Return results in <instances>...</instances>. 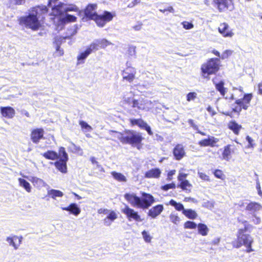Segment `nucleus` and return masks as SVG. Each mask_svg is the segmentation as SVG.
<instances>
[{
  "label": "nucleus",
  "instance_id": "obj_40",
  "mask_svg": "<svg viewBox=\"0 0 262 262\" xmlns=\"http://www.w3.org/2000/svg\"><path fill=\"white\" fill-rule=\"evenodd\" d=\"M197 225L194 222L187 221L184 224V228L185 229H194L196 228Z\"/></svg>",
  "mask_w": 262,
  "mask_h": 262
},
{
  "label": "nucleus",
  "instance_id": "obj_29",
  "mask_svg": "<svg viewBox=\"0 0 262 262\" xmlns=\"http://www.w3.org/2000/svg\"><path fill=\"white\" fill-rule=\"evenodd\" d=\"M42 156L43 157L46 159L50 160H55L59 158V154L56 151L48 150L41 154Z\"/></svg>",
  "mask_w": 262,
  "mask_h": 262
},
{
  "label": "nucleus",
  "instance_id": "obj_18",
  "mask_svg": "<svg viewBox=\"0 0 262 262\" xmlns=\"http://www.w3.org/2000/svg\"><path fill=\"white\" fill-rule=\"evenodd\" d=\"M173 155L174 159L180 160L185 156V151L183 145L181 144H177L173 149Z\"/></svg>",
  "mask_w": 262,
  "mask_h": 262
},
{
  "label": "nucleus",
  "instance_id": "obj_63",
  "mask_svg": "<svg viewBox=\"0 0 262 262\" xmlns=\"http://www.w3.org/2000/svg\"><path fill=\"white\" fill-rule=\"evenodd\" d=\"M257 86L258 94L262 95V81L258 84Z\"/></svg>",
  "mask_w": 262,
  "mask_h": 262
},
{
  "label": "nucleus",
  "instance_id": "obj_23",
  "mask_svg": "<svg viewBox=\"0 0 262 262\" xmlns=\"http://www.w3.org/2000/svg\"><path fill=\"white\" fill-rule=\"evenodd\" d=\"M161 174V171L159 168H152L145 173L144 177L148 179H158L160 178Z\"/></svg>",
  "mask_w": 262,
  "mask_h": 262
},
{
  "label": "nucleus",
  "instance_id": "obj_48",
  "mask_svg": "<svg viewBox=\"0 0 262 262\" xmlns=\"http://www.w3.org/2000/svg\"><path fill=\"white\" fill-rule=\"evenodd\" d=\"M183 27L186 30H189L193 28L194 26L192 23L184 21L182 23Z\"/></svg>",
  "mask_w": 262,
  "mask_h": 262
},
{
  "label": "nucleus",
  "instance_id": "obj_50",
  "mask_svg": "<svg viewBox=\"0 0 262 262\" xmlns=\"http://www.w3.org/2000/svg\"><path fill=\"white\" fill-rule=\"evenodd\" d=\"M198 175H199V178L201 179H202L205 181L209 182L210 181V179L209 176H208L207 174H206L204 172H198Z\"/></svg>",
  "mask_w": 262,
  "mask_h": 262
},
{
  "label": "nucleus",
  "instance_id": "obj_37",
  "mask_svg": "<svg viewBox=\"0 0 262 262\" xmlns=\"http://www.w3.org/2000/svg\"><path fill=\"white\" fill-rule=\"evenodd\" d=\"M214 176L219 179L221 180H225L226 179V175L224 173V172L219 169H214L212 172Z\"/></svg>",
  "mask_w": 262,
  "mask_h": 262
},
{
  "label": "nucleus",
  "instance_id": "obj_47",
  "mask_svg": "<svg viewBox=\"0 0 262 262\" xmlns=\"http://www.w3.org/2000/svg\"><path fill=\"white\" fill-rule=\"evenodd\" d=\"M142 119L139 118V119H135V118H131L129 119V121L130 123V125L131 126H134L135 125H137L139 126L140 123Z\"/></svg>",
  "mask_w": 262,
  "mask_h": 262
},
{
  "label": "nucleus",
  "instance_id": "obj_4",
  "mask_svg": "<svg viewBox=\"0 0 262 262\" xmlns=\"http://www.w3.org/2000/svg\"><path fill=\"white\" fill-rule=\"evenodd\" d=\"M246 231L247 227L245 228L238 229L236 233V238L232 242L231 244L233 248L236 249L244 246L246 247L245 252L251 253L254 251L252 248L254 239L250 234L246 233Z\"/></svg>",
  "mask_w": 262,
  "mask_h": 262
},
{
  "label": "nucleus",
  "instance_id": "obj_16",
  "mask_svg": "<svg viewBox=\"0 0 262 262\" xmlns=\"http://www.w3.org/2000/svg\"><path fill=\"white\" fill-rule=\"evenodd\" d=\"M218 31L225 37H232L234 35V33L232 29H230L228 24L226 23L220 24Z\"/></svg>",
  "mask_w": 262,
  "mask_h": 262
},
{
  "label": "nucleus",
  "instance_id": "obj_56",
  "mask_svg": "<svg viewBox=\"0 0 262 262\" xmlns=\"http://www.w3.org/2000/svg\"><path fill=\"white\" fill-rule=\"evenodd\" d=\"M206 110L212 117L216 114V112L214 108L210 105H208L207 107Z\"/></svg>",
  "mask_w": 262,
  "mask_h": 262
},
{
  "label": "nucleus",
  "instance_id": "obj_55",
  "mask_svg": "<svg viewBox=\"0 0 262 262\" xmlns=\"http://www.w3.org/2000/svg\"><path fill=\"white\" fill-rule=\"evenodd\" d=\"M231 53L232 52L230 50H226L224 51L221 56V59H224L228 58L231 55Z\"/></svg>",
  "mask_w": 262,
  "mask_h": 262
},
{
  "label": "nucleus",
  "instance_id": "obj_22",
  "mask_svg": "<svg viewBox=\"0 0 262 262\" xmlns=\"http://www.w3.org/2000/svg\"><path fill=\"white\" fill-rule=\"evenodd\" d=\"M227 127L237 136L239 134V132L243 128L242 126L238 124L235 120L230 121L228 123Z\"/></svg>",
  "mask_w": 262,
  "mask_h": 262
},
{
  "label": "nucleus",
  "instance_id": "obj_31",
  "mask_svg": "<svg viewBox=\"0 0 262 262\" xmlns=\"http://www.w3.org/2000/svg\"><path fill=\"white\" fill-rule=\"evenodd\" d=\"M183 214L188 219L191 220L195 219L198 216L196 212L191 209L183 210Z\"/></svg>",
  "mask_w": 262,
  "mask_h": 262
},
{
  "label": "nucleus",
  "instance_id": "obj_25",
  "mask_svg": "<svg viewBox=\"0 0 262 262\" xmlns=\"http://www.w3.org/2000/svg\"><path fill=\"white\" fill-rule=\"evenodd\" d=\"M232 145L228 144L224 147L222 154V159L226 161H229L231 158V155L233 152V150L231 148Z\"/></svg>",
  "mask_w": 262,
  "mask_h": 262
},
{
  "label": "nucleus",
  "instance_id": "obj_26",
  "mask_svg": "<svg viewBox=\"0 0 262 262\" xmlns=\"http://www.w3.org/2000/svg\"><path fill=\"white\" fill-rule=\"evenodd\" d=\"M52 12L51 13L50 15L54 16L53 18L55 19L56 17L62 15L64 12V10L62 8V4H58L57 5L54 6L52 8Z\"/></svg>",
  "mask_w": 262,
  "mask_h": 262
},
{
  "label": "nucleus",
  "instance_id": "obj_60",
  "mask_svg": "<svg viewBox=\"0 0 262 262\" xmlns=\"http://www.w3.org/2000/svg\"><path fill=\"white\" fill-rule=\"evenodd\" d=\"M56 52L58 56H61L64 54L63 49L60 48V46L58 45L56 48Z\"/></svg>",
  "mask_w": 262,
  "mask_h": 262
},
{
  "label": "nucleus",
  "instance_id": "obj_35",
  "mask_svg": "<svg viewBox=\"0 0 262 262\" xmlns=\"http://www.w3.org/2000/svg\"><path fill=\"white\" fill-rule=\"evenodd\" d=\"M169 204L171 205L172 206H173L176 210L179 211H183V210H185L184 208L183 205L181 203H177L176 201L174 200H170L169 202Z\"/></svg>",
  "mask_w": 262,
  "mask_h": 262
},
{
  "label": "nucleus",
  "instance_id": "obj_59",
  "mask_svg": "<svg viewBox=\"0 0 262 262\" xmlns=\"http://www.w3.org/2000/svg\"><path fill=\"white\" fill-rule=\"evenodd\" d=\"M141 2V0H133L130 3L127 5V7L131 8H133L137 5L139 4Z\"/></svg>",
  "mask_w": 262,
  "mask_h": 262
},
{
  "label": "nucleus",
  "instance_id": "obj_6",
  "mask_svg": "<svg viewBox=\"0 0 262 262\" xmlns=\"http://www.w3.org/2000/svg\"><path fill=\"white\" fill-rule=\"evenodd\" d=\"M204 3L220 13H227L234 8V0H204Z\"/></svg>",
  "mask_w": 262,
  "mask_h": 262
},
{
  "label": "nucleus",
  "instance_id": "obj_34",
  "mask_svg": "<svg viewBox=\"0 0 262 262\" xmlns=\"http://www.w3.org/2000/svg\"><path fill=\"white\" fill-rule=\"evenodd\" d=\"M138 127L141 129H145L147 132L148 135H153V133L151 131L150 127L143 119L141 120Z\"/></svg>",
  "mask_w": 262,
  "mask_h": 262
},
{
  "label": "nucleus",
  "instance_id": "obj_14",
  "mask_svg": "<svg viewBox=\"0 0 262 262\" xmlns=\"http://www.w3.org/2000/svg\"><path fill=\"white\" fill-rule=\"evenodd\" d=\"M44 130L42 128L33 129L30 133V138L34 144H38L40 140L43 138Z\"/></svg>",
  "mask_w": 262,
  "mask_h": 262
},
{
  "label": "nucleus",
  "instance_id": "obj_43",
  "mask_svg": "<svg viewBox=\"0 0 262 262\" xmlns=\"http://www.w3.org/2000/svg\"><path fill=\"white\" fill-rule=\"evenodd\" d=\"M197 97V94L195 92H189L186 95V100L187 101L194 100Z\"/></svg>",
  "mask_w": 262,
  "mask_h": 262
},
{
  "label": "nucleus",
  "instance_id": "obj_32",
  "mask_svg": "<svg viewBox=\"0 0 262 262\" xmlns=\"http://www.w3.org/2000/svg\"><path fill=\"white\" fill-rule=\"evenodd\" d=\"M198 228V232L199 234L202 235V236H206L207 235L209 229L207 226L203 223H199L197 225Z\"/></svg>",
  "mask_w": 262,
  "mask_h": 262
},
{
  "label": "nucleus",
  "instance_id": "obj_28",
  "mask_svg": "<svg viewBox=\"0 0 262 262\" xmlns=\"http://www.w3.org/2000/svg\"><path fill=\"white\" fill-rule=\"evenodd\" d=\"M94 50L91 47L90 45L86 50L80 53L77 56L78 63H83V60L93 51Z\"/></svg>",
  "mask_w": 262,
  "mask_h": 262
},
{
  "label": "nucleus",
  "instance_id": "obj_38",
  "mask_svg": "<svg viewBox=\"0 0 262 262\" xmlns=\"http://www.w3.org/2000/svg\"><path fill=\"white\" fill-rule=\"evenodd\" d=\"M117 218V215L114 211H111L108 215L104 219L105 223L107 222V221L110 220L111 222H113Z\"/></svg>",
  "mask_w": 262,
  "mask_h": 262
},
{
  "label": "nucleus",
  "instance_id": "obj_58",
  "mask_svg": "<svg viewBox=\"0 0 262 262\" xmlns=\"http://www.w3.org/2000/svg\"><path fill=\"white\" fill-rule=\"evenodd\" d=\"M176 170L172 169L168 171L167 173V180L168 181H171L172 179V176L176 174Z\"/></svg>",
  "mask_w": 262,
  "mask_h": 262
},
{
  "label": "nucleus",
  "instance_id": "obj_39",
  "mask_svg": "<svg viewBox=\"0 0 262 262\" xmlns=\"http://www.w3.org/2000/svg\"><path fill=\"white\" fill-rule=\"evenodd\" d=\"M48 194L53 199L63 196V193L61 191L55 189H51L49 191Z\"/></svg>",
  "mask_w": 262,
  "mask_h": 262
},
{
  "label": "nucleus",
  "instance_id": "obj_53",
  "mask_svg": "<svg viewBox=\"0 0 262 262\" xmlns=\"http://www.w3.org/2000/svg\"><path fill=\"white\" fill-rule=\"evenodd\" d=\"M64 10L65 13H67L69 11L77 12L79 10L78 7L75 5L70 6L65 8Z\"/></svg>",
  "mask_w": 262,
  "mask_h": 262
},
{
  "label": "nucleus",
  "instance_id": "obj_44",
  "mask_svg": "<svg viewBox=\"0 0 262 262\" xmlns=\"http://www.w3.org/2000/svg\"><path fill=\"white\" fill-rule=\"evenodd\" d=\"M176 187V186L175 184L174 183H171L162 186L161 187V189L164 191H167L170 189H175Z\"/></svg>",
  "mask_w": 262,
  "mask_h": 262
},
{
  "label": "nucleus",
  "instance_id": "obj_17",
  "mask_svg": "<svg viewBox=\"0 0 262 262\" xmlns=\"http://www.w3.org/2000/svg\"><path fill=\"white\" fill-rule=\"evenodd\" d=\"M112 43L110 41L105 38L97 39L94 42L90 44L91 47L94 50H98L99 49H104Z\"/></svg>",
  "mask_w": 262,
  "mask_h": 262
},
{
  "label": "nucleus",
  "instance_id": "obj_64",
  "mask_svg": "<svg viewBox=\"0 0 262 262\" xmlns=\"http://www.w3.org/2000/svg\"><path fill=\"white\" fill-rule=\"evenodd\" d=\"M211 52H212V53L214 55H215V56H217V57H220L219 58H220V59H221V56L220 53L218 51H217V50H215V49H213V50H212Z\"/></svg>",
  "mask_w": 262,
  "mask_h": 262
},
{
  "label": "nucleus",
  "instance_id": "obj_8",
  "mask_svg": "<svg viewBox=\"0 0 262 262\" xmlns=\"http://www.w3.org/2000/svg\"><path fill=\"white\" fill-rule=\"evenodd\" d=\"M58 151L60 159L55 161L54 165L58 170L65 173L67 172V162L69 159L68 155L63 147H60Z\"/></svg>",
  "mask_w": 262,
  "mask_h": 262
},
{
  "label": "nucleus",
  "instance_id": "obj_61",
  "mask_svg": "<svg viewBox=\"0 0 262 262\" xmlns=\"http://www.w3.org/2000/svg\"><path fill=\"white\" fill-rule=\"evenodd\" d=\"M132 102H133V105H132L133 107H134V108L137 107L138 109H141V107L140 106V103L138 100L134 99L133 100Z\"/></svg>",
  "mask_w": 262,
  "mask_h": 262
},
{
  "label": "nucleus",
  "instance_id": "obj_20",
  "mask_svg": "<svg viewBox=\"0 0 262 262\" xmlns=\"http://www.w3.org/2000/svg\"><path fill=\"white\" fill-rule=\"evenodd\" d=\"M0 111L2 115L8 119L12 118L15 114L14 109L11 106H2Z\"/></svg>",
  "mask_w": 262,
  "mask_h": 262
},
{
  "label": "nucleus",
  "instance_id": "obj_10",
  "mask_svg": "<svg viewBox=\"0 0 262 262\" xmlns=\"http://www.w3.org/2000/svg\"><path fill=\"white\" fill-rule=\"evenodd\" d=\"M97 5L96 4H89L83 10L84 15L82 19L83 21L95 20L97 15L96 9Z\"/></svg>",
  "mask_w": 262,
  "mask_h": 262
},
{
  "label": "nucleus",
  "instance_id": "obj_33",
  "mask_svg": "<svg viewBox=\"0 0 262 262\" xmlns=\"http://www.w3.org/2000/svg\"><path fill=\"white\" fill-rule=\"evenodd\" d=\"M18 180L19 186L23 187L28 192H31V187L28 182L22 178H18Z\"/></svg>",
  "mask_w": 262,
  "mask_h": 262
},
{
  "label": "nucleus",
  "instance_id": "obj_5",
  "mask_svg": "<svg viewBox=\"0 0 262 262\" xmlns=\"http://www.w3.org/2000/svg\"><path fill=\"white\" fill-rule=\"evenodd\" d=\"M222 67L220 58H210L201 66V75L204 79L209 80L210 76L215 75Z\"/></svg>",
  "mask_w": 262,
  "mask_h": 262
},
{
  "label": "nucleus",
  "instance_id": "obj_1",
  "mask_svg": "<svg viewBox=\"0 0 262 262\" xmlns=\"http://www.w3.org/2000/svg\"><path fill=\"white\" fill-rule=\"evenodd\" d=\"M49 9L45 5H37L31 8L28 15L18 18L19 24L32 31H37L44 25Z\"/></svg>",
  "mask_w": 262,
  "mask_h": 262
},
{
  "label": "nucleus",
  "instance_id": "obj_7",
  "mask_svg": "<svg viewBox=\"0 0 262 262\" xmlns=\"http://www.w3.org/2000/svg\"><path fill=\"white\" fill-rule=\"evenodd\" d=\"M252 98V93H247L245 94L242 98L236 99L235 101V104L237 106L232 108V112L239 114L242 110H247L250 106Z\"/></svg>",
  "mask_w": 262,
  "mask_h": 262
},
{
  "label": "nucleus",
  "instance_id": "obj_52",
  "mask_svg": "<svg viewBox=\"0 0 262 262\" xmlns=\"http://www.w3.org/2000/svg\"><path fill=\"white\" fill-rule=\"evenodd\" d=\"M127 53L129 56H132L136 54V47L134 46H129L128 48Z\"/></svg>",
  "mask_w": 262,
  "mask_h": 262
},
{
  "label": "nucleus",
  "instance_id": "obj_24",
  "mask_svg": "<svg viewBox=\"0 0 262 262\" xmlns=\"http://www.w3.org/2000/svg\"><path fill=\"white\" fill-rule=\"evenodd\" d=\"M61 209L69 211L71 214L75 216H77L81 212L80 209L75 203H71L67 207H62Z\"/></svg>",
  "mask_w": 262,
  "mask_h": 262
},
{
  "label": "nucleus",
  "instance_id": "obj_9",
  "mask_svg": "<svg viewBox=\"0 0 262 262\" xmlns=\"http://www.w3.org/2000/svg\"><path fill=\"white\" fill-rule=\"evenodd\" d=\"M115 16V13H112L107 11H104L101 14H98L97 13L94 21L98 27L102 28L107 23L111 21Z\"/></svg>",
  "mask_w": 262,
  "mask_h": 262
},
{
  "label": "nucleus",
  "instance_id": "obj_46",
  "mask_svg": "<svg viewBox=\"0 0 262 262\" xmlns=\"http://www.w3.org/2000/svg\"><path fill=\"white\" fill-rule=\"evenodd\" d=\"M67 23H74L77 21V17L73 15L67 14L65 16Z\"/></svg>",
  "mask_w": 262,
  "mask_h": 262
},
{
  "label": "nucleus",
  "instance_id": "obj_13",
  "mask_svg": "<svg viewBox=\"0 0 262 262\" xmlns=\"http://www.w3.org/2000/svg\"><path fill=\"white\" fill-rule=\"evenodd\" d=\"M122 74L123 80L132 83L135 79L136 70L135 68L127 67L122 71Z\"/></svg>",
  "mask_w": 262,
  "mask_h": 262
},
{
  "label": "nucleus",
  "instance_id": "obj_57",
  "mask_svg": "<svg viewBox=\"0 0 262 262\" xmlns=\"http://www.w3.org/2000/svg\"><path fill=\"white\" fill-rule=\"evenodd\" d=\"M246 139L248 142V147H253L254 144L253 143L254 140H253V139L249 136H247L246 137Z\"/></svg>",
  "mask_w": 262,
  "mask_h": 262
},
{
  "label": "nucleus",
  "instance_id": "obj_3",
  "mask_svg": "<svg viewBox=\"0 0 262 262\" xmlns=\"http://www.w3.org/2000/svg\"><path fill=\"white\" fill-rule=\"evenodd\" d=\"M141 194V198L135 193H126L124 197L132 206L143 209L148 208L155 202V198L151 194L142 192Z\"/></svg>",
  "mask_w": 262,
  "mask_h": 262
},
{
  "label": "nucleus",
  "instance_id": "obj_30",
  "mask_svg": "<svg viewBox=\"0 0 262 262\" xmlns=\"http://www.w3.org/2000/svg\"><path fill=\"white\" fill-rule=\"evenodd\" d=\"M213 83L216 90L220 92V94L223 97H225V95L227 91V89L224 87L225 83L224 81L221 80L219 82H215L213 80Z\"/></svg>",
  "mask_w": 262,
  "mask_h": 262
},
{
  "label": "nucleus",
  "instance_id": "obj_42",
  "mask_svg": "<svg viewBox=\"0 0 262 262\" xmlns=\"http://www.w3.org/2000/svg\"><path fill=\"white\" fill-rule=\"evenodd\" d=\"M67 24L66 21V19L65 17L60 18L58 19L57 23L56 24V26L58 28H60V29H62L64 25Z\"/></svg>",
  "mask_w": 262,
  "mask_h": 262
},
{
  "label": "nucleus",
  "instance_id": "obj_15",
  "mask_svg": "<svg viewBox=\"0 0 262 262\" xmlns=\"http://www.w3.org/2000/svg\"><path fill=\"white\" fill-rule=\"evenodd\" d=\"M219 141V139L213 136H209L207 138L203 139L198 142L201 147H218L217 144Z\"/></svg>",
  "mask_w": 262,
  "mask_h": 262
},
{
  "label": "nucleus",
  "instance_id": "obj_2",
  "mask_svg": "<svg viewBox=\"0 0 262 262\" xmlns=\"http://www.w3.org/2000/svg\"><path fill=\"white\" fill-rule=\"evenodd\" d=\"M110 134L112 136V140H118L123 144H129L140 149L142 147L144 140L142 134L133 129H125L123 132L111 130Z\"/></svg>",
  "mask_w": 262,
  "mask_h": 262
},
{
  "label": "nucleus",
  "instance_id": "obj_19",
  "mask_svg": "<svg viewBox=\"0 0 262 262\" xmlns=\"http://www.w3.org/2000/svg\"><path fill=\"white\" fill-rule=\"evenodd\" d=\"M163 210V205L162 204H158L151 207L148 210L147 215L152 219H155L161 213Z\"/></svg>",
  "mask_w": 262,
  "mask_h": 262
},
{
  "label": "nucleus",
  "instance_id": "obj_51",
  "mask_svg": "<svg viewBox=\"0 0 262 262\" xmlns=\"http://www.w3.org/2000/svg\"><path fill=\"white\" fill-rule=\"evenodd\" d=\"M142 235L144 241L146 242L150 243L151 242V237L150 236L149 234H148V233L146 231H143L142 232Z\"/></svg>",
  "mask_w": 262,
  "mask_h": 262
},
{
  "label": "nucleus",
  "instance_id": "obj_36",
  "mask_svg": "<svg viewBox=\"0 0 262 262\" xmlns=\"http://www.w3.org/2000/svg\"><path fill=\"white\" fill-rule=\"evenodd\" d=\"M111 174L113 178L119 182H126V177L121 173L113 171Z\"/></svg>",
  "mask_w": 262,
  "mask_h": 262
},
{
  "label": "nucleus",
  "instance_id": "obj_62",
  "mask_svg": "<svg viewBox=\"0 0 262 262\" xmlns=\"http://www.w3.org/2000/svg\"><path fill=\"white\" fill-rule=\"evenodd\" d=\"M90 161H91V162L93 164L96 165L98 167H99V163L97 162V161L96 160V159L95 157H91Z\"/></svg>",
  "mask_w": 262,
  "mask_h": 262
},
{
  "label": "nucleus",
  "instance_id": "obj_27",
  "mask_svg": "<svg viewBox=\"0 0 262 262\" xmlns=\"http://www.w3.org/2000/svg\"><path fill=\"white\" fill-rule=\"evenodd\" d=\"M262 206L259 203L255 202H251L247 204L245 209L251 212H256L260 210Z\"/></svg>",
  "mask_w": 262,
  "mask_h": 262
},
{
  "label": "nucleus",
  "instance_id": "obj_49",
  "mask_svg": "<svg viewBox=\"0 0 262 262\" xmlns=\"http://www.w3.org/2000/svg\"><path fill=\"white\" fill-rule=\"evenodd\" d=\"M237 222L239 223H241L242 224H243L244 225V228H245L246 227H247V231L249 230H250L251 229H252L253 228V227L252 225H250L249 224H248V222L246 220H241L239 219H237Z\"/></svg>",
  "mask_w": 262,
  "mask_h": 262
},
{
  "label": "nucleus",
  "instance_id": "obj_21",
  "mask_svg": "<svg viewBox=\"0 0 262 262\" xmlns=\"http://www.w3.org/2000/svg\"><path fill=\"white\" fill-rule=\"evenodd\" d=\"M22 239V236L18 237L16 235L12 237H8L6 239L9 245L13 247L15 249H18V247L21 243Z\"/></svg>",
  "mask_w": 262,
  "mask_h": 262
},
{
  "label": "nucleus",
  "instance_id": "obj_11",
  "mask_svg": "<svg viewBox=\"0 0 262 262\" xmlns=\"http://www.w3.org/2000/svg\"><path fill=\"white\" fill-rule=\"evenodd\" d=\"M187 176V174L184 173L179 174L178 180L179 181V183L178 185V187L187 193H189L191 191L192 185L188 180L186 179Z\"/></svg>",
  "mask_w": 262,
  "mask_h": 262
},
{
  "label": "nucleus",
  "instance_id": "obj_54",
  "mask_svg": "<svg viewBox=\"0 0 262 262\" xmlns=\"http://www.w3.org/2000/svg\"><path fill=\"white\" fill-rule=\"evenodd\" d=\"M159 11L163 13H173L174 12V9L172 6H169L166 8L160 9Z\"/></svg>",
  "mask_w": 262,
  "mask_h": 262
},
{
  "label": "nucleus",
  "instance_id": "obj_45",
  "mask_svg": "<svg viewBox=\"0 0 262 262\" xmlns=\"http://www.w3.org/2000/svg\"><path fill=\"white\" fill-rule=\"evenodd\" d=\"M79 123L82 129H85L88 131H90L92 129V127L84 121L80 120L79 121Z\"/></svg>",
  "mask_w": 262,
  "mask_h": 262
},
{
  "label": "nucleus",
  "instance_id": "obj_41",
  "mask_svg": "<svg viewBox=\"0 0 262 262\" xmlns=\"http://www.w3.org/2000/svg\"><path fill=\"white\" fill-rule=\"evenodd\" d=\"M169 219L170 221L174 224L177 225L180 221V219L176 213H171L169 215Z\"/></svg>",
  "mask_w": 262,
  "mask_h": 262
},
{
  "label": "nucleus",
  "instance_id": "obj_12",
  "mask_svg": "<svg viewBox=\"0 0 262 262\" xmlns=\"http://www.w3.org/2000/svg\"><path fill=\"white\" fill-rule=\"evenodd\" d=\"M122 212L126 215V217L128 221H135L136 222H141L142 219L138 213L135 211L133 209L129 208L128 206L126 205L122 209Z\"/></svg>",
  "mask_w": 262,
  "mask_h": 262
}]
</instances>
